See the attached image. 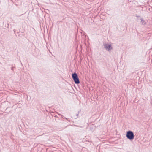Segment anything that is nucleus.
<instances>
[{
	"label": "nucleus",
	"mask_w": 152,
	"mask_h": 152,
	"mask_svg": "<svg viewBox=\"0 0 152 152\" xmlns=\"http://www.w3.org/2000/svg\"><path fill=\"white\" fill-rule=\"evenodd\" d=\"M104 48L106 49V50L110 51L112 49V47L111 44H104Z\"/></svg>",
	"instance_id": "nucleus-3"
},
{
	"label": "nucleus",
	"mask_w": 152,
	"mask_h": 152,
	"mask_svg": "<svg viewBox=\"0 0 152 152\" xmlns=\"http://www.w3.org/2000/svg\"><path fill=\"white\" fill-rule=\"evenodd\" d=\"M140 19L141 20V22L142 24L145 25L146 24V22L145 20H143L142 18H141Z\"/></svg>",
	"instance_id": "nucleus-4"
},
{
	"label": "nucleus",
	"mask_w": 152,
	"mask_h": 152,
	"mask_svg": "<svg viewBox=\"0 0 152 152\" xmlns=\"http://www.w3.org/2000/svg\"><path fill=\"white\" fill-rule=\"evenodd\" d=\"M13 31H14V32H15V30L14 29V30H13Z\"/></svg>",
	"instance_id": "nucleus-8"
},
{
	"label": "nucleus",
	"mask_w": 152,
	"mask_h": 152,
	"mask_svg": "<svg viewBox=\"0 0 152 152\" xmlns=\"http://www.w3.org/2000/svg\"><path fill=\"white\" fill-rule=\"evenodd\" d=\"M126 137L127 139L132 140L134 138V133L132 131L129 130L126 132Z\"/></svg>",
	"instance_id": "nucleus-1"
},
{
	"label": "nucleus",
	"mask_w": 152,
	"mask_h": 152,
	"mask_svg": "<svg viewBox=\"0 0 152 152\" xmlns=\"http://www.w3.org/2000/svg\"><path fill=\"white\" fill-rule=\"evenodd\" d=\"M78 114H77V116H78Z\"/></svg>",
	"instance_id": "nucleus-10"
},
{
	"label": "nucleus",
	"mask_w": 152,
	"mask_h": 152,
	"mask_svg": "<svg viewBox=\"0 0 152 152\" xmlns=\"http://www.w3.org/2000/svg\"><path fill=\"white\" fill-rule=\"evenodd\" d=\"M59 114V115H61V116H62V118H63V119H64V118H65L66 119V120H67V119L66 118H65L64 116L63 115H61V114Z\"/></svg>",
	"instance_id": "nucleus-5"
},
{
	"label": "nucleus",
	"mask_w": 152,
	"mask_h": 152,
	"mask_svg": "<svg viewBox=\"0 0 152 152\" xmlns=\"http://www.w3.org/2000/svg\"><path fill=\"white\" fill-rule=\"evenodd\" d=\"M12 66V67L11 68V69L12 71H14V69L13 68H14V67L13 66V65H11Z\"/></svg>",
	"instance_id": "nucleus-7"
},
{
	"label": "nucleus",
	"mask_w": 152,
	"mask_h": 152,
	"mask_svg": "<svg viewBox=\"0 0 152 152\" xmlns=\"http://www.w3.org/2000/svg\"><path fill=\"white\" fill-rule=\"evenodd\" d=\"M135 16L138 18H140V16L137 14Z\"/></svg>",
	"instance_id": "nucleus-6"
},
{
	"label": "nucleus",
	"mask_w": 152,
	"mask_h": 152,
	"mask_svg": "<svg viewBox=\"0 0 152 152\" xmlns=\"http://www.w3.org/2000/svg\"><path fill=\"white\" fill-rule=\"evenodd\" d=\"M72 78L75 84H77L80 83L78 75L76 72H74L72 74Z\"/></svg>",
	"instance_id": "nucleus-2"
},
{
	"label": "nucleus",
	"mask_w": 152,
	"mask_h": 152,
	"mask_svg": "<svg viewBox=\"0 0 152 152\" xmlns=\"http://www.w3.org/2000/svg\"><path fill=\"white\" fill-rule=\"evenodd\" d=\"M55 117H57V116H56H56H55Z\"/></svg>",
	"instance_id": "nucleus-9"
}]
</instances>
